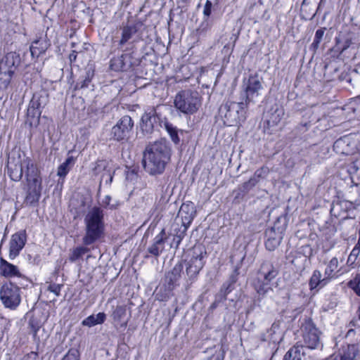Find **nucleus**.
Here are the masks:
<instances>
[{
	"mask_svg": "<svg viewBox=\"0 0 360 360\" xmlns=\"http://www.w3.org/2000/svg\"><path fill=\"white\" fill-rule=\"evenodd\" d=\"M257 184L255 177L250 178L248 181L245 182L240 188L241 192L247 193Z\"/></svg>",
	"mask_w": 360,
	"mask_h": 360,
	"instance_id": "nucleus-37",
	"label": "nucleus"
},
{
	"mask_svg": "<svg viewBox=\"0 0 360 360\" xmlns=\"http://www.w3.org/2000/svg\"><path fill=\"white\" fill-rule=\"evenodd\" d=\"M359 253V248L357 247L354 248L353 250H352L350 255H349V257H348V259H347V263L351 262H352L351 265L353 264L354 262L352 261V258L356 259V258L358 256Z\"/></svg>",
	"mask_w": 360,
	"mask_h": 360,
	"instance_id": "nucleus-46",
	"label": "nucleus"
},
{
	"mask_svg": "<svg viewBox=\"0 0 360 360\" xmlns=\"http://www.w3.org/2000/svg\"><path fill=\"white\" fill-rule=\"evenodd\" d=\"M326 28H321L316 30L311 46L316 50L319 48L325 33Z\"/></svg>",
	"mask_w": 360,
	"mask_h": 360,
	"instance_id": "nucleus-33",
	"label": "nucleus"
},
{
	"mask_svg": "<svg viewBox=\"0 0 360 360\" xmlns=\"http://www.w3.org/2000/svg\"><path fill=\"white\" fill-rule=\"evenodd\" d=\"M348 141V138L343 137L337 140L334 143V148H342L344 145H345Z\"/></svg>",
	"mask_w": 360,
	"mask_h": 360,
	"instance_id": "nucleus-48",
	"label": "nucleus"
},
{
	"mask_svg": "<svg viewBox=\"0 0 360 360\" xmlns=\"http://www.w3.org/2000/svg\"><path fill=\"white\" fill-rule=\"evenodd\" d=\"M306 2H307V0H303L302 4H306Z\"/></svg>",
	"mask_w": 360,
	"mask_h": 360,
	"instance_id": "nucleus-55",
	"label": "nucleus"
},
{
	"mask_svg": "<svg viewBox=\"0 0 360 360\" xmlns=\"http://www.w3.org/2000/svg\"><path fill=\"white\" fill-rule=\"evenodd\" d=\"M106 316L103 312H99L96 315H90L82 322V324L85 326L92 327L97 324L103 323L105 320Z\"/></svg>",
	"mask_w": 360,
	"mask_h": 360,
	"instance_id": "nucleus-28",
	"label": "nucleus"
},
{
	"mask_svg": "<svg viewBox=\"0 0 360 360\" xmlns=\"http://www.w3.org/2000/svg\"><path fill=\"white\" fill-rule=\"evenodd\" d=\"M267 240L265 246L269 251H274L280 245L283 239V231L278 230L275 227H271L266 231Z\"/></svg>",
	"mask_w": 360,
	"mask_h": 360,
	"instance_id": "nucleus-20",
	"label": "nucleus"
},
{
	"mask_svg": "<svg viewBox=\"0 0 360 360\" xmlns=\"http://www.w3.org/2000/svg\"><path fill=\"white\" fill-rule=\"evenodd\" d=\"M39 330V328L32 327V333H33V336L35 338L37 336V330Z\"/></svg>",
	"mask_w": 360,
	"mask_h": 360,
	"instance_id": "nucleus-52",
	"label": "nucleus"
},
{
	"mask_svg": "<svg viewBox=\"0 0 360 360\" xmlns=\"http://www.w3.org/2000/svg\"><path fill=\"white\" fill-rule=\"evenodd\" d=\"M354 330H349L348 332H347V335H349L352 333H353Z\"/></svg>",
	"mask_w": 360,
	"mask_h": 360,
	"instance_id": "nucleus-54",
	"label": "nucleus"
},
{
	"mask_svg": "<svg viewBox=\"0 0 360 360\" xmlns=\"http://www.w3.org/2000/svg\"><path fill=\"white\" fill-rule=\"evenodd\" d=\"M212 4L210 1L209 0H207L206 3H205V5L204 6V9H203V14L207 18L210 14H211V11H212Z\"/></svg>",
	"mask_w": 360,
	"mask_h": 360,
	"instance_id": "nucleus-45",
	"label": "nucleus"
},
{
	"mask_svg": "<svg viewBox=\"0 0 360 360\" xmlns=\"http://www.w3.org/2000/svg\"><path fill=\"white\" fill-rule=\"evenodd\" d=\"M166 240L165 230L163 229L155 237L153 243L148 248V251L151 255L158 257L164 250L165 242Z\"/></svg>",
	"mask_w": 360,
	"mask_h": 360,
	"instance_id": "nucleus-21",
	"label": "nucleus"
},
{
	"mask_svg": "<svg viewBox=\"0 0 360 360\" xmlns=\"http://www.w3.org/2000/svg\"><path fill=\"white\" fill-rule=\"evenodd\" d=\"M137 65V61L131 53H123L119 57H115L110 60V68L116 72H124L130 70Z\"/></svg>",
	"mask_w": 360,
	"mask_h": 360,
	"instance_id": "nucleus-13",
	"label": "nucleus"
},
{
	"mask_svg": "<svg viewBox=\"0 0 360 360\" xmlns=\"http://www.w3.org/2000/svg\"><path fill=\"white\" fill-rule=\"evenodd\" d=\"M170 149L165 141L155 142L148 146L144 152V169L151 175L162 174L170 160Z\"/></svg>",
	"mask_w": 360,
	"mask_h": 360,
	"instance_id": "nucleus-2",
	"label": "nucleus"
},
{
	"mask_svg": "<svg viewBox=\"0 0 360 360\" xmlns=\"http://www.w3.org/2000/svg\"><path fill=\"white\" fill-rule=\"evenodd\" d=\"M357 313H358L359 319L360 320V305H359V307L358 309Z\"/></svg>",
	"mask_w": 360,
	"mask_h": 360,
	"instance_id": "nucleus-53",
	"label": "nucleus"
},
{
	"mask_svg": "<svg viewBox=\"0 0 360 360\" xmlns=\"http://www.w3.org/2000/svg\"><path fill=\"white\" fill-rule=\"evenodd\" d=\"M359 352V345L342 346L337 354L327 360H355Z\"/></svg>",
	"mask_w": 360,
	"mask_h": 360,
	"instance_id": "nucleus-17",
	"label": "nucleus"
},
{
	"mask_svg": "<svg viewBox=\"0 0 360 360\" xmlns=\"http://www.w3.org/2000/svg\"><path fill=\"white\" fill-rule=\"evenodd\" d=\"M89 251L88 248L84 246L76 247L70 250L68 259L71 262H75Z\"/></svg>",
	"mask_w": 360,
	"mask_h": 360,
	"instance_id": "nucleus-30",
	"label": "nucleus"
},
{
	"mask_svg": "<svg viewBox=\"0 0 360 360\" xmlns=\"http://www.w3.org/2000/svg\"><path fill=\"white\" fill-rule=\"evenodd\" d=\"M166 129H167V132L169 133L172 141L176 144L179 143L180 140H179V138L178 136L176 129L175 127H172V125L167 124Z\"/></svg>",
	"mask_w": 360,
	"mask_h": 360,
	"instance_id": "nucleus-36",
	"label": "nucleus"
},
{
	"mask_svg": "<svg viewBox=\"0 0 360 360\" xmlns=\"http://www.w3.org/2000/svg\"><path fill=\"white\" fill-rule=\"evenodd\" d=\"M306 347L298 342L289 349L283 360H305Z\"/></svg>",
	"mask_w": 360,
	"mask_h": 360,
	"instance_id": "nucleus-22",
	"label": "nucleus"
},
{
	"mask_svg": "<svg viewBox=\"0 0 360 360\" xmlns=\"http://www.w3.org/2000/svg\"><path fill=\"white\" fill-rule=\"evenodd\" d=\"M113 178V172L108 168L101 174V181H104L105 184H110Z\"/></svg>",
	"mask_w": 360,
	"mask_h": 360,
	"instance_id": "nucleus-38",
	"label": "nucleus"
},
{
	"mask_svg": "<svg viewBox=\"0 0 360 360\" xmlns=\"http://www.w3.org/2000/svg\"><path fill=\"white\" fill-rule=\"evenodd\" d=\"M257 283L255 284V290L259 295H265L269 290H272L269 286V283L264 282V280L257 279Z\"/></svg>",
	"mask_w": 360,
	"mask_h": 360,
	"instance_id": "nucleus-31",
	"label": "nucleus"
},
{
	"mask_svg": "<svg viewBox=\"0 0 360 360\" xmlns=\"http://www.w3.org/2000/svg\"><path fill=\"white\" fill-rule=\"evenodd\" d=\"M22 360H39V355L37 352H31L25 355Z\"/></svg>",
	"mask_w": 360,
	"mask_h": 360,
	"instance_id": "nucleus-47",
	"label": "nucleus"
},
{
	"mask_svg": "<svg viewBox=\"0 0 360 360\" xmlns=\"http://www.w3.org/2000/svg\"><path fill=\"white\" fill-rule=\"evenodd\" d=\"M300 329L305 347L315 349L321 347V332L311 319H304Z\"/></svg>",
	"mask_w": 360,
	"mask_h": 360,
	"instance_id": "nucleus-7",
	"label": "nucleus"
},
{
	"mask_svg": "<svg viewBox=\"0 0 360 360\" xmlns=\"http://www.w3.org/2000/svg\"><path fill=\"white\" fill-rule=\"evenodd\" d=\"M85 235L82 242L85 245H90L100 239L105 229L103 212L98 207L90 209L84 217Z\"/></svg>",
	"mask_w": 360,
	"mask_h": 360,
	"instance_id": "nucleus-3",
	"label": "nucleus"
},
{
	"mask_svg": "<svg viewBox=\"0 0 360 360\" xmlns=\"http://www.w3.org/2000/svg\"><path fill=\"white\" fill-rule=\"evenodd\" d=\"M283 115V112L282 110H276L275 112L272 114L269 122H271L274 124H276L280 122Z\"/></svg>",
	"mask_w": 360,
	"mask_h": 360,
	"instance_id": "nucleus-42",
	"label": "nucleus"
},
{
	"mask_svg": "<svg viewBox=\"0 0 360 360\" xmlns=\"http://www.w3.org/2000/svg\"><path fill=\"white\" fill-rule=\"evenodd\" d=\"M0 300L6 308L15 309L21 302L20 289L11 283L4 284L0 288Z\"/></svg>",
	"mask_w": 360,
	"mask_h": 360,
	"instance_id": "nucleus-8",
	"label": "nucleus"
},
{
	"mask_svg": "<svg viewBox=\"0 0 360 360\" xmlns=\"http://www.w3.org/2000/svg\"><path fill=\"white\" fill-rule=\"evenodd\" d=\"M20 63L19 54L9 52L0 60V90H5L11 83L12 76Z\"/></svg>",
	"mask_w": 360,
	"mask_h": 360,
	"instance_id": "nucleus-5",
	"label": "nucleus"
},
{
	"mask_svg": "<svg viewBox=\"0 0 360 360\" xmlns=\"http://www.w3.org/2000/svg\"><path fill=\"white\" fill-rule=\"evenodd\" d=\"M263 85L261 79L257 75H251L248 81L244 83L245 102L238 103L240 109H247L250 103H255L259 96L262 95Z\"/></svg>",
	"mask_w": 360,
	"mask_h": 360,
	"instance_id": "nucleus-6",
	"label": "nucleus"
},
{
	"mask_svg": "<svg viewBox=\"0 0 360 360\" xmlns=\"http://www.w3.org/2000/svg\"><path fill=\"white\" fill-rule=\"evenodd\" d=\"M0 274L6 278L22 276L18 266L8 262L3 258L0 259Z\"/></svg>",
	"mask_w": 360,
	"mask_h": 360,
	"instance_id": "nucleus-23",
	"label": "nucleus"
},
{
	"mask_svg": "<svg viewBox=\"0 0 360 360\" xmlns=\"http://www.w3.org/2000/svg\"><path fill=\"white\" fill-rule=\"evenodd\" d=\"M62 287L63 285L60 284L51 283L48 286V290L53 292L56 296H59Z\"/></svg>",
	"mask_w": 360,
	"mask_h": 360,
	"instance_id": "nucleus-43",
	"label": "nucleus"
},
{
	"mask_svg": "<svg viewBox=\"0 0 360 360\" xmlns=\"http://www.w3.org/2000/svg\"><path fill=\"white\" fill-rule=\"evenodd\" d=\"M49 101V96L46 91H40L35 93L27 108V116L36 118L37 120L41 114V110L44 108Z\"/></svg>",
	"mask_w": 360,
	"mask_h": 360,
	"instance_id": "nucleus-11",
	"label": "nucleus"
},
{
	"mask_svg": "<svg viewBox=\"0 0 360 360\" xmlns=\"http://www.w3.org/2000/svg\"><path fill=\"white\" fill-rule=\"evenodd\" d=\"M184 266L181 262L174 265L173 269L165 275V283L168 290H172L176 285L181 277Z\"/></svg>",
	"mask_w": 360,
	"mask_h": 360,
	"instance_id": "nucleus-19",
	"label": "nucleus"
},
{
	"mask_svg": "<svg viewBox=\"0 0 360 360\" xmlns=\"http://www.w3.org/2000/svg\"><path fill=\"white\" fill-rule=\"evenodd\" d=\"M70 62H73L76 60V58H77V52L75 51H73L70 54Z\"/></svg>",
	"mask_w": 360,
	"mask_h": 360,
	"instance_id": "nucleus-50",
	"label": "nucleus"
},
{
	"mask_svg": "<svg viewBox=\"0 0 360 360\" xmlns=\"http://www.w3.org/2000/svg\"><path fill=\"white\" fill-rule=\"evenodd\" d=\"M206 252L202 248H195L191 259L186 268V273L191 277H195L202 269L205 264Z\"/></svg>",
	"mask_w": 360,
	"mask_h": 360,
	"instance_id": "nucleus-12",
	"label": "nucleus"
},
{
	"mask_svg": "<svg viewBox=\"0 0 360 360\" xmlns=\"http://www.w3.org/2000/svg\"><path fill=\"white\" fill-rule=\"evenodd\" d=\"M113 178V172L108 168L101 174V181H104L105 184H110Z\"/></svg>",
	"mask_w": 360,
	"mask_h": 360,
	"instance_id": "nucleus-39",
	"label": "nucleus"
},
{
	"mask_svg": "<svg viewBox=\"0 0 360 360\" xmlns=\"http://www.w3.org/2000/svg\"><path fill=\"white\" fill-rule=\"evenodd\" d=\"M126 314V308L124 306H117L112 313L115 319L121 320Z\"/></svg>",
	"mask_w": 360,
	"mask_h": 360,
	"instance_id": "nucleus-40",
	"label": "nucleus"
},
{
	"mask_svg": "<svg viewBox=\"0 0 360 360\" xmlns=\"http://www.w3.org/2000/svg\"><path fill=\"white\" fill-rule=\"evenodd\" d=\"M231 284L229 285L228 287H226L225 291L224 292V299L226 300V295L232 290V289L231 288Z\"/></svg>",
	"mask_w": 360,
	"mask_h": 360,
	"instance_id": "nucleus-51",
	"label": "nucleus"
},
{
	"mask_svg": "<svg viewBox=\"0 0 360 360\" xmlns=\"http://www.w3.org/2000/svg\"><path fill=\"white\" fill-rule=\"evenodd\" d=\"M176 110L184 115L195 113L202 105V97L197 91L181 90L176 94L174 100Z\"/></svg>",
	"mask_w": 360,
	"mask_h": 360,
	"instance_id": "nucleus-4",
	"label": "nucleus"
},
{
	"mask_svg": "<svg viewBox=\"0 0 360 360\" xmlns=\"http://www.w3.org/2000/svg\"><path fill=\"white\" fill-rule=\"evenodd\" d=\"M348 286L354 290V292L360 296V274H358L355 277L348 283Z\"/></svg>",
	"mask_w": 360,
	"mask_h": 360,
	"instance_id": "nucleus-32",
	"label": "nucleus"
},
{
	"mask_svg": "<svg viewBox=\"0 0 360 360\" xmlns=\"http://www.w3.org/2000/svg\"><path fill=\"white\" fill-rule=\"evenodd\" d=\"M27 241V234L25 230L20 231L11 236L9 242V255L10 259H15L19 255L20 251L24 248Z\"/></svg>",
	"mask_w": 360,
	"mask_h": 360,
	"instance_id": "nucleus-14",
	"label": "nucleus"
},
{
	"mask_svg": "<svg viewBox=\"0 0 360 360\" xmlns=\"http://www.w3.org/2000/svg\"><path fill=\"white\" fill-rule=\"evenodd\" d=\"M339 266V262L337 257H333L327 264L326 268L324 271V276L328 278L329 280L332 278H336L337 273L339 271L338 270Z\"/></svg>",
	"mask_w": 360,
	"mask_h": 360,
	"instance_id": "nucleus-27",
	"label": "nucleus"
},
{
	"mask_svg": "<svg viewBox=\"0 0 360 360\" xmlns=\"http://www.w3.org/2000/svg\"><path fill=\"white\" fill-rule=\"evenodd\" d=\"M75 158L72 156L68 157L65 161L58 167L57 175L60 177H65L69 172L71 167L75 164Z\"/></svg>",
	"mask_w": 360,
	"mask_h": 360,
	"instance_id": "nucleus-29",
	"label": "nucleus"
},
{
	"mask_svg": "<svg viewBox=\"0 0 360 360\" xmlns=\"http://www.w3.org/2000/svg\"><path fill=\"white\" fill-rule=\"evenodd\" d=\"M160 121L156 110L154 108H150L142 115L141 129L146 134L153 131L154 128Z\"/></svg>",
	"mask_w": 360,
	"mask_h": 360,
	"instance_id": "nucleus-16",
	"label": "nucleus"
},
{
	"mask_svg": "<svg viewBox=\"0 0 360 360\" xmlns=\"http://www.w3.org/2000/svg\"><path fill=\"white\" fill-rule=\"evenodd\" d=\"M322 274L319 270H314L309 280V286L311 290H314L318 287L323 288L329 282V279L324 276L321 278Z\"/></svg>",
	"mask_w": 360,
	"mask_h": 360,
	"instance_id": "nucleus-26",
	"label": "nucleus"
},
{
	"mask_svg": "<svg viewBox=\"0 0 360 360\" xmlns=\"http://www.w3.org/2000/svg\"><path fill=\"white\" fill-rule=\"evenodd\" d=\"M25 168L27 184L25 203L32 205L38 202L41 197L42 186L39 170L32 160L24 154L13 153L8 156V174L13 181H19L22 179Z\"/></svg>",
	"mask_w": 360,
	"mask_h": 360,
	"instance_id": "nucleus-1",
	"label": "nucleus"
},
{
	"mask_svg": "<svg viewBox=\"0 0 360 360\" xmlns=\"http://www.w3.org/2000/svg\"><path fill=\"white\" fill-rule=\"evenodd\" d=\"M278 268L271 261L264 262L258 271L259 280H264V282L270 283L278 275Z\"/></svg>",
	"mask_w": 360,
	"mask_h": 360,
	"instance_id": "nucleus-18",
	"label": "nucleus"
},
{
	"mask_svg": "<svg viewBox=\"0 0 360 360\" xmlns=\"http://www.w3.org/2000/svg\"><path fill=\"white\" fill-rule=\"evenodd\" d=\"M93 77H94V72L91 71V70H88L86 72V76L85 79L81 83L80 87L81 88L88 87Z\"/></svg>",
	"mask_w": 360,
	"mask_h": 360,
	"instance_id": "nucleus-44",
	"label": "nucleus"
},
{
	"mask_svg": "<svg viewBox=\"0 0 360 360\" xmlns=\"http://www.w3.org/2000/svg\"><path fill=\"white\" fill-rule=\"evenodd\" d=\"M50 46L49 41L44 38H40L34 41L30 46V52L33 58H38L40 55L45 53Z\"/></svg>",
	"mask_w": 360,
	"mask_h": 360,
	"instance_id": "nucleus-24",
	"label": "nucleus"
},
{
	"mask_svg": "<svg viewBox=\"0 0 360 360\" xmlns=\"http://www.w3.org/2000/svg\"><path fill=\"white\" fill-rule=\"evenodd\" d=\"M79 352L77 349L71 348L63 356L62 360H79Z\"/></svg>",
	"mask_w": 360,
	"mask_h": 360,
	"instance_id": "nucleus-35",
	"label": "nucleus"
},
{
	"mask_svg": "<svg viewBox=\"0 0 360 360\" xmlns=\"http://www.w3.org/2000/svg\"><path fill=\"white\" fill-rule=\"evenodd\" d=\"M121 39L119 44L123 46L136 34L138 30L136 25L134 24L126 25L121 28Z\"/></svg>",
	"mask_w": 360,
	"mask_h": 360,
	"instance_id": "nucleus-25",
	"label": "nucleus"
},
{
	"mask_svg": "<svg viewBox=\"0 0 360 360\" xmlns=\"http://www.w3.org/2000/svg\"><path fill=\"white\" fill-rule=\"evenodd\" d=\"M278 328V324L274 323L272 324L271 328L268 330L269 340L272 342H276L278 338H276V330Z\"/></svg>",
	"mask_w": 360,
	"mask_h": 360,
	"instance_id": "nucleus-41",
	"label": "nucleus"
},
{
	"mask_svg": "<svg viewBox=\"0 0 360 360\" xmlns=\"http://www.w3.org/2000/svg\"><path fill=\"white\" fill-rule=\"evenodd\" d=\"M246 109H240L238 103L234 102H226L220 108V112L224 114L226 122L229 125H233L246 119Z\"/></svg>",
	"mask_w": 360,
	"mask_h": 360,
	"instance_id": "nucleus-10",
	"label": "nucleus"
},
{
	"mask_svg": "<svg viewBox=\"0 0 360 360\" xmlns=\"http://www.w3.org/2000/svg\"><path fill=\"white\" fill-rule=\"evenodd\" d=\"M111 200L110 196L106 195L105 198L103 200V205L105 206H108L110 205V200Z\"/></svg>",
	"mask_w": 360,
	"mask_h": 360,
	"instance_id": "nucleus-49",
	"label": "nucleus"
},
{
	"mask_svg": "<svg viewBox=\"0 0 360 360\" xmlns=\"http://www.w3.org/2000/svg\"><path fill=\"white\" fill-rule=\"evenodd\" d=\"M108 168V162L105 160H98L94 167V173L95 175H101L104 171Z\"/></svg>",
	"mask_w": 360,
	"mask_h": 360,
	"instance_id": "nucleus-34",
	"label": "nucleus"
},
{
	"mask_svg": "<svg viewBox=\"0 0 360 360\" xmlns=\"http://www.w3.org/2000/svg\"><path fill=\"white\" fill-rule=\"evenodd\" d=\"M195 214V209L192 202L188 201L181 205L177 214V219H181L182 226L184 227L182 233L186 231L188 227L194 219Z\"/></svg>",
	"mask_w": 360,
	"mask_h": 360,
	"instance_id": "nucleus-15",
	"label": "nucleus"
},
{
	"mask_svg": "<svg viewBox=\"0 0 360 360\" xmlns=\"http://www.w3.org/2000/svg\"><path fill=\"white\" fill-rule=\"evenodd\" d=\"M134 122L129 115L121 117L111 129V139L114 141H121L127 140L131 134Z\"/></svg>",
	"mask_w": 360,
	"mask_h": 360,
	"instance_id": "nucleus-9",
	"label": "nucleus"
}]
</instances>
